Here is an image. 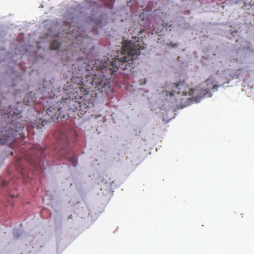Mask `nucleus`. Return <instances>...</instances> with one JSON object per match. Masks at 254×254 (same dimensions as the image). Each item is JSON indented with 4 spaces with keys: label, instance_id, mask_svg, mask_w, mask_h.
I'll return each instance as SVG.
<instances>
[{
    "label": "nucleus",
    "instance_id": "6",
    "mask_svg": "<svg viewBox=\"0 0 254 254\" xmlns=\"http://www.w3.org/2000/svg\"><path fill=\"white\" fill-rule=\"evenodd\" d=\"M44 151V149L40 148L39 146H36L35 148L33 147L27 153V156H26V159L31 163L36 164L41 160Z\"/></svg>",
    "mask_w": 254,
    "mask_h": 254
},
{
    "label": "nucleus",
    "instance_id": "5",
    "mask_svg": "<svg viewBox=\"0 0 254 254\" xmlns=\"http://www.w3.org/2000/svg\"><path fill=\"white\" fill-rule=\"evenodd\" d=\"M76 31L77 33H75V30L73 29V38L72 44H70L68 48L66 49L67 51L70 50L72 51V56L73 57L76 55V53L79 51H82V44L84 42L85 37L83 36L80 34L82 32L81 28H77Z\"/></svg>",
    "mask_w": 254,
    "mask_h": 254
},
{
    "label": "nucleus",
    "instance_id": "8",
    "mask_svg": "<svg viewBox=\"0 0 254 254\" xmlns=\"http://www.w3.org/2000/svg\"><path fill=\"white\" fill-rule=\"evenodd\" d=\"M53 110H54V108L52 107H50L46 111L48 115L51 117L52 119H58V116H57V113L54 110V111L53 113Z\"/></svg>",
    "mask_w": 254,
    "mask_h": 254
},
{
    "label": "nucleus",
    "instance_id": "12",
    "mask_svg": "<svg viewBox=\"0 0 254 254\" xmlns=\"http://www.w3.org/2000/svg\"><path fill=\"white\" fill-rule=\"evenodd\" d=\"M218 87H219V85H213V87H212V90H213V92L217 91Z\"/></svg>",
    "mask_w": 254,
    "mask_h": 254
},
{
    "label": "nucleus",
    "instance_id": "4",
    "mask_svg": "<svg viewBox=\"0 0 254 254\" xmlns=\"http://www.w3.org/2000/svg\"><path fill=\"white\" fill-rule=\"evenodd\" d=\"M8 114H9V117L12 116V122L9 129L5 131L4 135L13 141L15 139L16 133L22 130L24 128V126L23 124H20L19 122L17 124V122L16 121L17 119H20L22 117L19 110L17 109H15L14 111L10 110Z\"/></svg>",
    "mask_w": 254,
    "mask_h": 254
},
{
    "label": "nucleus",
    "instance_id": "2",
    "mask_svg": "<svg viewBox=\"0 0 254 254\" xmlns=\"http://www.w3.org/2000/svg\"><path fill=\"white\" fill-rule=\"evenodd\" d=\"M166 96L174 97V100H177L176 97L177 95H187L193 96L194 91L192 88H190L189 86L185 81H179L176 83H171L166 86Z\"/></svg>",
    "mask_w": 254,
    "mask_h": 254
},
{
    "label": "nucleus",
    "instance_id": "15",
    "mask_svg": "<svg viewBox=\"0 0 254 254\" xmlns=\"http://www.w3.org/2000/svg\"><path fill=\"white\" fill-rule=\"evenodd\" d=\"M11 155H13V152H11Z\"/></svg>",
    "mask_w": 254,
    "mask_h": 254
},
{
    "label": "nucleus",
    "instance_id": "3",
    "mask_svg": "<svg viewBox=\"0 0 254 254\" xmlns=\"http://www.w3.org/2000/svg\"><path fill=\"white\" fill-rule=\"evenodd\" d=\"M74 137V140L76 141L77 138V134L74 131L69 132H60L57 136L56 149L58 150L61 155H65L67 152L68 145L71 140V137Z\"/></svg>",
    "mask_w": 254,
    "mask_h": 254
},
{
    "label": "nucleus",
    "instance_id": "1",
    "mask_svg": "<svg viewBox=\"0 0 254 254\" xmlns=\"http://www.w3.org/2000/svg\"><path fill=\"white\" fill-rule=\"evenodd\" d=\"M145 48L142 41L137 40L134 42L128 41L122 46V54L120 58H115L111 62L108 66L101 67L98 73L92 76H87L82 82L79 88L76 89L75 97L78 101L72 100L70 104L74 107H70L73 111L80 110L86 112L85 109L89 107L85 101L86 96L90 92L108 94L111 91V76L115 75L119 69L123 70H130L133 68V60L141 53V51Z\"/></svg>",
    "mask_w": 254,
    "mask_h": 254
},
{
    "label": "nucleus",
    "instance_id": "10",
    "mask_svg": "<svg viewBox=\"0 0 254 254\" xmlns=\"http://www.w3.org/2000/svg\"><path fill=\"white\" fill-rule=\"evenodd\" d=\"M69 161L72 163L73 165L75 166L77 164L76 158L74 156L71 157L69 158Z\"/></svg>",
    "mask_w": 254,
    "mask_h": 254
},
{
    "label": "nucleus",
    "instance_id": "7",
    "mask_svg": "<svg viewBox=\"0 0 254 254\" xmlns=\"http://www.w3.org/2000/svg\"><path fill=\"white\" fill-rule=\"evenodd\" d=\"M212 96V94L210 91L209 88L201 89L200 93L199 95L200 98L202 97H210Z\"/></svg>",
    "mask_w": 254,
    "mask_h": 254
},
{
    "label": "nucleus",
    "instance_id": "9",
    "mask_svg": "<svg viewBox=\"0 0 254 254\" xmlns=\"http://www.w3.org/2000/svg\"><path fill=\"white\" fill-rule=\"evenodd\" d=\"M59 47V43L56 40L52 41L51 45L50 48L52 50H57Z\"/></svg>",
    "mask_w": 254,
    "mask_h": 254
},
{
    "label": "nucleus",
    "instance_id": "11",
    "mask_svg": "<svg viewBox=\"0 0 254 254\" xmlns=\"http://www.w3.org/2000/svg\"><path fill=\"white\" fill-rule=\"evenodd\" d=\"M8 141V139H7V138H4L3 139H2L1 138H0V142H1V143H6L7 141Z\"/></svg>",
    "mask_w": 254,
    "mask_h": 254
},
{
    "label": "nucleus",
    "instance_id": "13",
    "mask_svg": "<svg viewBox=\"0 0 254 254\" xmlns=\"http://www.w3.org/2000/svg\"><path fill=\"white\" fill-rule=\"evenodd\" d=\"M241 49L240 48H238V49H234V51L236 53H238V52Z\"/></svg>",
    "mask_w": 254,
    "mask_h": 254
},
{
    "label": "nucleus",
    "instance_id": "14",
    "mask_svg": "<svg viewBox=\"0 0 254 254\" xmlns=\"http://www.w3.org/2000/svg\"><path fill=\"white\" fill-rule=\"evenodd\" d=\"M17 196H18L17 195L14 196V195H11V197L12 198L16 197H17Z\"/></svg>",
    "mask_w": 254,
    "mask_h": 254
}]
</instances>
